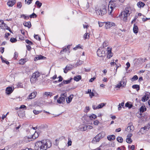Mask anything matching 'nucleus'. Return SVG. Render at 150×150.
I'll return each instance as SVG.
<instances>
[{
  "label": "nucleus",
  "instance_id": "f257e3e1",
  "mask_svg": "<svg viewBox=\"0 0 150 150\" xmlns=\"http://www.w3.org/2000/svg\"><path fill=\"white\" fill-rule=\"evenodd\" d=\"M51 146V142L49 140H44L36 142L34 148L35 150H46Z\"/></svg>",
  "mask_w": 150,
  "mask_h": 150
},
{
  "label": "nucleus",
  "instance_id": "f03ea898",
  "mask_svg": "<svg viewBox=\"0 0 150 150\" xmlns=\"http://www.w3.org/2000/svg\"><path fill=\"white\" fill-rule=\"evenodd\" d=\"M130 13H129V11L128 8H126L125 10L121 13V18L123 19L124 21L126 22L127 19V16H129Z\"/></svg>",
  "mask_w": 150,
  "mask_h": 150
},
{
  "label": "nucleus",
  "instance_id": "7ed1b4c3",
  "mask_svg": "<svg viewBox=\"0 0 150 150\" xmlns=\"http://www.w3.org/2000/svg\"><path fill=\"white\" fill-rule=\"evenodd\" d=\"M117 2L115 1H110L108 5L109 8L110 7L111 10L109 8L108 9V13L109 14L111 15L112 11L113 9L117 6Z\"/></svg>",
  "mask_w": 150,
  "mask_h": 150
},
{
  "label": "nucleus",
  "instance_id": "20e7f679",
  "mask_svg": "<svg viewBox=\"0 0 150 150\" xmlns=\"http://www.w3.org/2000/svg\"><path fill=\"white\" fill-rule=\"evenodd\" d=\"M40 73L38 71H36L34 73L30 79V81L31 83L33 84L37 81L38 78L40 76Z\"/></svg>",
  "mask_w": 150,
  "mask_h": 150
},
{
  "label": "nucleus",
  "instance_id": "39448f33",
  "mask_svg": "<svg viewBox=\"0 0 150 150\" xmlns=\"http://www.w3.org/2000/svg\"><path fill=\"white\" fill-rule=\"evenodd\" d=\"M96 13L97 15L103 16L107 12L105 6H103L99 9H96Z\"/></svg>",
  "mask_w": 150,
  "mask_h": 150
},
{
  "label": "nucleus",
  "instance_id": "423d86ee",
  "mask_svg": "<svg viewBox=\"0 0 150 150\" xmlns=\"http://www.w3.org/2000/svg\"><path fill=\"white\" fill-rule=\"evenodd\" d=\"M97 55L100 57H103L105 55V51L103 48H99L97 51Z\"/></svg>",
  "mask_w": 150,
  "mask_h": 150
},
{
  "label": "nucleus",
  "instance_id": "0eeeda50",
  "mask_svg": "<svg viewBox=\"0 0 150 150\" xmlns=\"http://www.w3.org/2000/svg\"><path fill=\"white\" fill-rule=\"evenodd\" d=\"M67 94L64 93L61 94V97L57 100V103L59 104L63 103L65 101V98L67 96Z\"/></svg>",
  "mask_w": 150,
  "mask_h": 150
},
{
  "label": "nucleus",
  "instance_id": "6e6552de",
  "mask_svg": "<svg viewBox=\"0 0 150 150\" xmlns=\"http://www.w3.org/2000/svg\"><path fill=\"white\" fill-rule=\"evenodd\" d=\"M104 23H105V28L106 29L116 25L115 23L112 22H104Z\"/></svg>",
  "mask_w": 150,
  "mask_h": 150
},
{
  "label": "nucleus",
  "instance_id": "1a4fd4ad",
  "mask_svg": "<svg viewBox=\"0 0 150 150\" xmlns=\"http://www.w3.org/2000/svg\"><path fill=\"white\" fill-rule=\"evenodd\" d=\"M73 68V67L72 65L69 64L67 66L64 70V71L65 73H67L68 71L72 69Z\"/></svg>",
  "mask_w": 150,
  "mask_h": 150
},
{
  "label": "nucleus",
  "instance_id": "9d476101",
  "mask_svg": "<svg viewBox=\"0 0 150 150\" xmlns=\"http://www.w3.org/2000/svg\"><path fill=\"white\" fill-rule=\"evenodd\" d=\"M13 91L12 87H7L6 90V93L8 95H9L13 92Z\"/></svg>",
  "mask_w": 150,
  "mask_h": 150
},
{
  "label": "nucleus",
  "instance_id": "9b49d317",
  "mask_svg": "<svg viewBox=\"0 0 150 150\" xmlns=\"http://www.w3.org/2000/svg\"><path fill=\"white\" fill-rule=\"evenodd\" d=\"M129 125L127 127V129H126V130L129 132H132L133 131L134 129V127L132 125H130V124H129Z\"/></svg>",
  "mask_w": 150,
  "mask_h": 150
},
{
  "label": "nucleus",
  "instance_id": "f8f14e48",
  "mask_svg": "<svg viewBox=\"0 0 150 150\" xmlns=\"http://www.w3.org/2000/svg\"><path fill=\"white\" fill-rule=\"evenodd\" d=\"M100 139V137L98 136L97 134L93 138L92 141V142L93 143H96L97 142H99Z\"/></svg>",
  "mask_w": 150,
  "mask_h": 150
},
{
  "label": "nucleus",
  "instance_id": "ddd939ff",
  "mask_svg": "<svg viewBox=\"0 0 150 150\" xmlns=\"http://www.w3.org/2000/svg\"><path fill=\"white\" fill-rule=\"evenodd\" d=\"M46 57H44L43 56H42L41 55H40L39 56H38L37 57H36L34 58V61H36L40 59H46Z\"/></svg>",
  "mask_w": 150,
  "mask_h": 150
},
{
  "label": "nucleus",
  "instance_id": "4468645a",
  "mask_svg": "<svg viewBox=\"0 0 150 150\" xmlns=\"http://www.w3.org/2000/svg\"><path fill=\"white\" fill-rule=\"evenodd\" d=\"M16 0L9 1L7 2V5L11 7L16 3Z\"/></svg>",
  "mask_w": 150,
  "mask_h": 150
},
{
  "label": "nucleus",
  "instance_id": "2eb2a0df",
  "mask_svg": "<svg viewBox=\"0 0 150 150\" xmlns=\"http://www.w3.org/2000/svg\"><path fill=\"white\" fill-rule=\"evenodd\" d=\"M36 92H33L31 93L28 96V98L29 99H32L34 98L36 96Z\"/></svg>",
  "mask_w": 150,
  "mask_h": 150
},
{
  "label": "nucleus",
  "instance_id": "dca6fc26",
  "mask_svg": "<svg viewBox=\"0 0 150 150\" xmlns=\"http://www.w3.org/2000/svg\"><path fill=\"white\" fill-rule=\"evenodd\" d=\"M107 138L109 141H111L115 139V137L114 135H108L107 137Z\"/></svg>",
  "mask_w": 150,
  "mask_h": 150
},
{
  "label": "nucleus",
  "instance_id": "f3484780",
  "mask_svg": "<svg viewBox=\"0 0 150 150\" xmlns=\"http://www.w3.org/2000/svg\"><path fill=\"white\" fill-rule=\"evenodd\" d=\"M108 50H107V57L109 58H110L112 56V53L111 49H109L108 47Z\"/></svg>",
  "mask_w": 150,
  "mask_h": 150
},
{
  "label": "nucleus",
  "instance_id": "a211bd4d",
  "mask_svg": "<svg viewBox=\"0 0 150 150\" xmlns=\"http://www.w3.org/2000/svg\"><path fill=\"white\" fill-rule=\"evenodd\" d=\"M137 5L138 7L141 8V7H144L145 5V4L142 2L139 1L137 3Z\"/></svg>",
  "mask_w": 150,
  "mask_h": 150
},
{
  "label": "nucleus",
  "instance_id": "6ab92c4d",
  "mask_svg": "<svg viewBox=\"0 0 150 150\" xmlns=\"http://www.w3.org/2000/svg\"><path fill=\"white\" fill-rule=\"evenodd\" d=\"M6 24L4 23V21L2 20H0V27L2 29H4V27H6Z\"/></svg>",
  "mask_w": 150,
  "mask_h": 150
},
{
  "label": "nucleus",
  "instance_id": "aec40b11",
  "mask_svg": "<svg viewBox=\"0 0 150 150\" xmlns=\"http://www.w3.org/2000/svg\"><path fill=\"white\" fill-rule=\"evenodd\" d=\"M133 31L134 33L137 34L138 33V28L137 26L135 25V24L134 25Z\"/></svg>",
  "mask_w": 150,
  "mask_h": 150
},
{
  "label": "nucleus",
  "instance_id": "412c9836",
  "mask_svg": "<svg viewBox=\"0 0 150 150\" xmlns=\"http://www.w3.org/2000/svg\"><path fill=\"white\" fill-rule=\"evenodd\" d=\"M73 97V95H71L70 96H69L66 99L67 102L68 103H69L71 102V101Z\"/></svg>",
  "mask_w": 150,
  "mask_h": 150
},
{
  "label": "nucleus",
  "instance_id": "4be33fe9",
  "mask_svg": "<svg viewBox=\"0 0 150 150\" xmlns=\"http://www.w3.org/2000/svg\"><path fill=\"white\" fill-rule=\"evenodd\" d=\"M105 135V133L104 132H102L98 134V136L100 139L104 137Z\"/></svg>",
  "mask_w": 150,
  "mask_h": 150
},
{
  "label": "nucleus",
  "instance_id": "5701e85b",
  "mask_svg": "<svg viewBox=\"0 0 150 150\" xmlns=\"http://www.w3.org/2000/svg\"><path fill=\"white\" fill-rule=\"evenodd\" d=\"M146 108L145 106H142L140 108V113H142L146 111Z\"/></svg>",
  "mask_w": 150,
  "mask_h": 150
},
{
  "label": "nucleus",
  "instance_id": "b1692460",
  "mask_svg": "<svg viewBox=\"0 0 150 150\" xmlns=\"http://www.w3.org/2000/svg\"><path fill=\"white\" fill-rule=\"evenodd\" d=\"M23 25L24 26L28 27V28H30L31 26V23L30 21L27 22H24Z\"/></svg>",
  "mask_w": 150,
  "mask_h": 150
},
{
  "label": "nucleus",
  "instance_id": "393cba45",
  "mask_svg": "<svg viewBox=\"0 0 150 150\" xmlns=\"http://www.w3.org/2000/svg\"><path fill=\"white\" fill-rule=\"evenodd\" d=\"M87 125L81 126L79 129L81 131H85L87 130L88 128Z\"/></svg>",
  "mask_w": 150,
  "mask_h": 150
},
{
  "label": "nucleus",
  "instance_id": "a878e982",
  "mask_svg": "<svg viewBox=\"0 0 150 150\" xmlns=\"http://www.w3.org/2000/svg\"><path fill=\"white\" fill-rule=\"evenodd\" d=\"M132 88L133 89H136L137 91H138L140 90L139 86L137 84L133 85L132 86Z\"/></svg>",
  "mask_w": 150,
  "mask_h": 150
},
{
  "label": "nucleus",
  "instance_id": "bb28decb",
  "mask_svg": "<svg viewBox=\"0 0 150 150\" xmlns=\"http://www.w3.org/2000/svg\"><path fill=\"white\" fill-rule=\"evenodd\" d=\"M81 76H80L79 75L74 76V79L75 81H78L81 80Z\"/></svg>",
  "mask_w": 150,
  "mask_h": 150
},
{
  "label": "nucleus",
  "instance_id": "cd10ccee",
  "mask_svg": "<svg viewBox=\"0 0 150 150\" xmlns=\"http://www.w3.org/2000/svg\"><path fill=\"white\" fill-rule=\"evenodd\" d=\"M125 106L126 107L128 108L129 109L131 108L133 106L132 105L130 104L129 102L126 103Z\"/></svg>",
  "mask_w": 150,
  "mask_h": 150
},
{
  "label": "nucleus",
  "instance_id": "c85d7f7f",
  "mask_svg": "<svg viewBox=\"0 0 150 150\" xmlns=\"http://www.w3.org/2000/svg\"><path fill=\"white\" fill-rule=\"evenodd\" d=\"M83 61L81 60L78 61L76 64V66H78L79 65H81L83 63Z\"/></svg>",
  "mask_w": 150,
  "mask_h": 150
},
{
  "label": "nucleus",
  "instance_id": "c756f323",
  "mask_svg": "<svg viewBox=\"0 0 150 150\" xmlns=\"http://www.w3.org/2000/svg\"><path fill=\"white\" fill-rule=\"evenodd\" d=\"M120 82L121 83V84L122 85V87H124L125 86L126 84V81L124 80H123L121 81Z\"/></svg>",
  "mask_w": 150,
  "mask_h": 150
},
{
  "label": "nucleus",
  "instance_id": "7c9ffc66",
  "mask_svg": "<svg viewBox=\"0 0 150 150\" xmlns=\"http://www.w3.org/2000/svg\"><path fill=\"white\" fill-rule=\"evenodd\" d=\"M106 103H102L99 104L97 106L98 109H100L102 108L104 106Z\"/></svg>",
  "mask_w": 150,
  "mask_h": 150
},
{
  "label": "nucleus",
  "instance_id": "2f4dec72",
  "mask_svg": "<svg viewBox=\"0 0 150 150\" xmlns=\"http://www.w3.org/2000/svg\"><path fill=\"white\" fill-rule=\"evenodd\" d=\"M148 98H149L148 97H146V96H145L142 97L141 100L142 101L144 102L147 101Z\"/></svg>",
  "mask_w": 150,
  "mask_h": 150
},
{
  "label": "nucleus",
  "instance_id": "473e14b6",
  "mask_svg": "<svg viewBox=\"0 0 150 150\" xmlns=\"http://www.w3.org/2000/svg\"><path fill=\"white\" fill-rule=\"evenodd\" d=\"M117 141L120 143H122L123 141L122 138L121 137H118L117 138Z\"/></svg>",
  "mask_w": 150,
  "mask_h": 150
},
{
  "label": "nucleus",
  "instance_id": "72a5a7b5",
  "mask_svg": "<svg viewBox=\"0 0 150 150\" xmlns=\"http://www.w3.org/2000/svg\"><path fill=\"white\" fill-rule=\"evenodd\" d=\"M35 4L39 8H40L42 5V3L38 1L36 2Z\"/></svg>",
  "mask_w": 150,
  "mask_h": 150
},
{
  "label": "nucleus",
  "instance_id": "f704fd0d",
  "mask_svg": "<svg viewBox=\"0 0 150 150\" xmlns=\"http://www.w3.org/2000/svg\"><path fill=\"white\" fill-rule=\"evenodd\" d=\"M72 79V78H71L69 80H63V81L64 82V84H68L70 83L71 81V80Z\"/></svg>",
  "mask_w": 150,
  "mask_h": 150
},
{
  "label": "nucleus",
  "instance_id": "c9c22d12",
  "mask_svg": "<svg viewBox=\"0 0 150 150\" xmlns=\"http://www.w3.org/2000/svg\"><path fill=\"white\" fill-rule=\"evenodd\" d=\"M138 79V77L137 75H134L133 76V77L132 78L131 80L132 81H135Z\"/></svg>",
  "mask_w": 150,
  "mask_h": 150
},
{
  "label": "nucleus",
  "instance_id": "e433bc0d",
  "mask_svg": "<svg viewBox=\"0 0 150 150\" xmlns=\"http://www.w3.org/2000/svg\"><path fill=\"white\" fill-rule=\"evenodd\" d=\"M126 141L128 143L130 144L132 142V140L130 138L127 137L126 139Z\"/></svg>",
  "mask_w": 150,
  "mask_h": 150
},
{
  "label": "nucleus",
  "instance_id": "4c0bfd02",
  "mask_svg": "<svg viewBox=\"0 0 150 150\" xmlns=\"http://www.w3.org/2000/svg\"><path fill=\"white\" fill-rule=\"evenodd\" d=\"M25 42L29 45H33V43L31 41L28 40H26L25 41Z\"/></svg>",
  "mask_w": 150,
  "mask_h": 150
},
{
  "label": "nucleus",
  "instance_id": "58836bf2",
  "mask_svg": "<svg viewBox=\"0 0 150 150\" xmlns=\"http://www.w3.org/2000/svg\"><path fill=\"white\" fill-rule=\"evenodd\" d=\"M37 15L34 13L29 16V17L30 18H35L37 17Z\"/></svg>",
  "mask_w": 150,
  "mask_h": 150
},
{
  "label": "nucleus",
  "instance_id": "ea45409f",
  "mask_svg": "<svg viewBox=\"0 0 150 150\" xmlns=\"http://www.w3.org/2000/svg\"><path fill=\"white\" fill-rule=\"evenodd\" d=\"M10 41L12 43L15 42L17 41V40L16 38H11L10 40Z\"/></svg>",
  "mask_w": 150,
  "mask_h": 150
},
{
  "label": "nucleus",
  "instance_id": "a19ab883",
  "mask_svg": "<svg viewBox=\"0 0 150 150\" xmlns=\"http://www.w3.org/2000/svg\"><path fill=\"white\" fill-rule=\"evenodd\" d=\"M34 38L37 40H38L40 41L41 40V38L38 35H34Z\"/></svg>",
  "mask_w": 150,
  "mask_h": 150
},
{
  "label": "nucleus",
  "instance_id": "79ce46f5",
  "mask_svg": "<svg viewBox=\"0 0 150 150\" xmlns=\"http://www.w3.org/2000/svg\"><path fill=\"white\" fill-rule=\"evenodd\" d=\"M44 94L45 95L47 96H50V97H51L52 96V93L50 92H45Z\"/></svg>",
  "mask_w": 150,
  "mask_h": 150
},
{
  "label": "nucleus",
  "instance_id": "37998d69",
  "mask_svg": "<svg viewBox=\"0 0 150 150\" xmlns=\"http://www.w3.org/2000/svg\"><path fill=\"white\" fill-rule=\"evenodd\" d=\"M60 138L59 139H57L55 140V142H54V145L57 146L59 144V140Z\"/></svg>",
  "mask_w": 150,
  "mask_h": 150
},
{
  "label": "nucleus",
  "instance_id": "c03bdc74",
  "mask_svg": "<svg viewBox=\"0 0 150 150\" xmlns=\"http://www.w3.org/2000/svg\"><path fill=\"white\" fill-rule=\"evenodd\" d=\"M32 1L33 0H25V2L26 4L29 5L32 2Z\"/></svg>",
  "mask_w": 150,
  "mask_h": 150
},
{
  "label": "nucleus",
  "instance_id": "a18cd8bd",
  "mask_svg": "<svg viewBox=\"0 0 150 150\" xmlns=\"http://www.w3.org/2000/svg\"><path fill=\"white\" fill-rule=\"evenodd\" d=\"M88 33H86L84 34L83 36V38H84L85 39H87L89 38V35L88 34V37H87L88 34Z\"/></svg>",
  "mask_w": 150,
  "mask_h": 150
},
{
  "label": "nucleus",
  "instance_id": "49530a36",
  "mask_svg": "<svg viewBox=\"0 0 150 150\" xmlns=\"http://www.w3.org/2000/svg\"><path fill=\"white\" fill-rule=\"evenodd\" d=\"M42 111L36 110H33V112L35 115H37L40 113Z\"/></svg>",
  "mask_w": 150,
  "mask_h": 150
},
{
  "label": "nucleus",
  "instance_id": "de8ad7c7",
  "mask_svg": "<svg viewBox=\"0 0 150 150\" xmlns=\"http://www.w3.org/2000/svg\"><path fill=\"white\" fill-rule=\"evenodd\" d=\"M25 59H21L20 60L21 62H20V64H23L25 62Z\"/></svg>",
  "mask_w": 150,
  "mask_h": 150
},
{
  "label": "nucleus",
  "instance_id": "09e8293b",
  "mask_svg": "<svg viewBox=\"0 0 150 150\" xmlns=\"http://www.w3.org/2000/svg\"><path fill=\"white\" fill-rule=\"evenodd\" d=\"M18 55V53L17 52H15L14 54V59H16V58L17 57Z\"/></svg>",
  "mask_w": 150,
  "mask_h": 150
},
{
  "label": "nucleus",
  "instance_id": "8fccbe9b",
  "mask_svg": "<svg viewBox=\"0 0 150 150\" xmlns=\"http://www.w3.org/2000/svg\"><path fill=\"white\" fill-rule=\"evenodd\" d=\"M64 82H63V81L60 84H59L58 85V86L59 87H61L62 86H64Z\"/></svg>",
  "mask_w": 150,
  "mask_h": 150
},
{
  "label": "nucleus",
  "instance_id": "3c124183",
  "mask_svg": "<svg viewBox=\"0 0 150 150\" xmlns=\"http://www.w3.org/2000/svg\"><path fill=\"white\" fill-rule=\"evenodd\" d=\"M108 43L107 42H104L103 45V48L104 47H106L107 46H108Z\"/></svg>",
  "mask_w": 150,
  "mask_h": 150
},
{
  "label": "nucleus",
  "instance_id": "603ef678",
  "mask_svg": "<svg viewBox=\"0 0 150 150\" xmlns=\"http://www.w3.org/2000/svg\"><path fill=\"white\" fill-rule=\"evenodd\" d=\"M17 7L20 8L22 6V4L21 2H18L17 3Z\"/></svg>",
  "mask_w": 150,
  "mask_h": 150
},
{
  "label": "nucleus",
  "instance_id": "864d4df0",
  "mask_svg": "<svg viewBox=\"0 0 150 150\" xmlns=\"http://www.w3.org/2000/svg\"><path fill=\"white\" fill-rule=\"evenodd\" d=\"M27 50L28 51H30L31 50V47L29 45H26Z\"/></svg>",
  "mask_w": 150,
  "mask_h": 150
},
{
  "label": "nucleus",
  "instance_id": "5fc2aeb1",
  "mask_svg": "<svg viewBox=\"0 0 150 150\" xmlns=\"http://www.w3.org/2000/svg\"><path fill=\"white\" fill-rule=\"evenodd\" d=\"M20 108V109H24L25 110L26 109V107L24 105H22L21 106Z\"/></svg>",
  "mask_w": 150,
  "mask_h": 150
},
{
  "label": "nucleus",
  "instance_id": "6e6d98bb",
  "mask_svg": "<svg viewBox=\"0 0 150 150\" xmlns=\"http://www.w3.org/2000/svg\"><path fill=\"white\" fill-rule=\"evenodd\" d=\"M68 49V47H67L64 48L62 50H61V52H66L67 51V50Z\"/></svg>",
  "mask_w": 150,
  "mask_h": 150
},
{
  "label": "nucleus",
  "instance_id": "4d7b16f0",
  "mask_svg": "<svg viewBox=\"0 0 150 150\" xmlns=\"http://www.w3.org/2000/svg\"><path fill=\"white\" fill-rule=\"evenodd\" d=\"M122 84H121V83H120V82L117 85V86H116V87L120 88V87L121 86H122Z\"/></svg>",
  "mask_w": 150,
  "mask_h": 150
},
{
  "label": "nucleus",
  "instance_id": "13d9d810",
  "mask_svg": "<svg viewBox=\"0 0 150 150\" xmlns=\"http://www.w3.org/2000/svg\"><path fill=\"white\" fill-rule=\"evenodd\" d=\"M58 78H59V79L58 80V82H60L62 81L63 80V78L61 76H60L58 77Z\"/></svg>",
  "mask_w": 150,
  "mask_h": 150
},
{
  "label": "nucleus",
  "instance_id": "bf43d9fd",
  "mask_svg": "<svg viewBox=\"0 0 150 150\" xmlns=\"http://www.w3.org/2000/svg\"><path fill=\"white\" fill-rule=\"evenodd\" d=\"M99 122L98 120H96L94 122V124L95 125H98V124L99 123Z\"/></svg>",
  "mask_w": 150,
  "mask_h": 150
},
{
  "label": "nucleus",
  "instance_id": "052dcab7",
  "mask_svg": "<svg viewBox=\"0 0 150 150\" xmlns=\"http://www.w3.org/2000/svg\"><path fill=\"white\" fill-rule=\"evenodd\" d=\"M103 23H104V22L102 23V22H98V24H99V27H102L103 25Z\"/></svg>",
  "mask_w": 150,
  "mask_h": 150
},
{
  "label": "nucleus",
  "instance_id": "680f3d73",
  "mask_svg": "<svg viewBox=\"0 0 150 150\" xmlns=\"http://www.w3.org/2000/svg\"><path fill=\"white\" fill-rule=\"evenodd\" d=\"M22 16L24 17V18L25 20H27L29 18L28 16H26L24 14H23Z\"/></svg>",
  "mask_w": 150,
  "mask_h": 150
},
{
  "label": "nucleus",
  "instance_id": "e2e57ef3",
  "mask_svg": "<svg viewBox=\"0 0 150 150\" xmlns=\"http://www.w3.org/2000/svg\"><path fill=\"white\" fill-rule=\"evenodd\" d=\"M139 132L141 133L142 134H143L144 133V130L143 128H142V127L141 128L139 131Z\"/></svg>",
  "mask_w": 150,
  "mask_h": 150
},
{
  "label": "nucleus",
  "instance_id": "0e129e2a",
  "mask_svg": "<svg viewBox=\"0 0 150 150\" xmlns=\"http://www.w3.org/2000/svg\"><path fill=\"white\" fill-rule=\"evenodd\" d=\"M95 96V94L93 92H91L90 94V96L91 97V98H92V96Z\"/></svg>",
  "mask_w": 150,
  "mask_h": 150
},
{
  "label": "nucleus",
  "instance_id": "69168bd1",
  "mask_svg": "<svg viewBox=\"0 0 150 150\" xmlns=\"http://www.w3.org/2000/svg\"><path fill=\"white\" fill-rule=\"evenodd\" d=\"M0 52H1L2 53H3L4 51V47H1L0 48Z\"/></svg>",
  "mask_w": 150,
  "mask_h": 150
},
{
  "label": "nucleus",
  "instance_id": "338daca9",
  "mask_svg": "<svg viewBox=\"0 0 150 150\" xmlns=\"http://www.w3.org/2000/svg\"><path fill=\"white\" fill-rule=\"evenodd\" d=\"M96 78L95 77L91 78L89 80V81L90 82H92L96 79Z\"/></svg>",
  "mask_w": 150,
  "mask_h": 150
},
{
  "label": "nucleus",
  "instance_id": "774afa93",
  "mask_svg": "<svg viewBox=\"0 0 150 150\" xmlns=\"http://www.w3.org/2000/svg\"><path fill=\"white\" fill-rule=\"evenodd\" d=\"M126 65L127 66V69H128L129 68V67H130V64L129 62H127L126 63Z\"/></svg>",
  "mask_w": 150,
  "mask_h": 150
}]
</instances>
